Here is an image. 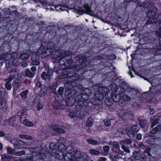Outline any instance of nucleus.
I'll list each match as a JSON object with an SVG mask.
<instances>
[{
    "instance_id": "f704fd0d",
    "label": "nucleus",
    "mask_w": 161,
    "mask_h": 161,
    "mask_svg": "<svg viewBox=\"0 0 161 161\" xmlns=\"http://www.w3.org/2000/svg\"><path fill=\"white\" fill-rule=\"evenodd\" d=\"M104 97V95L97 92V93L94 95V99L97 101H101Z\"/></svg>"
},
{
    "instance_id": "a211bd4d",
    "label": "nucleus",
    "mask_w": 161,
    "mask_h": 161,
    "mask_svg": "<svg viewBox=\"0 0 161 161\" xmlns=\"http://www.w3.org/2000/svg\"><path fill=\"white\" fill-rule=\"evenodd\" d=\"M6 101L3 98H0V109L1 111L5 112L7 110V105Z\"/></svg>"
},
{
    "instance_id": "e2e57ef3",
    "label": "nucleus",
    "mask_w": 161,
    "mask_h": 161,
    "mask_svg": "<svg viewBox=\"0 0 161 161\" xmlns=\"http://www.w3.org/2000/svg\"><path fill=\"white\" fill-rule=\"evenodd\" d=\"M122 148L124 151L127 153H130V148L129 147H126L125 145H121Z\"/></svg>"
},
{
    "instance_id": "ea45409f",
    "label": "nucleus",
    "mask_w": 161,
    "mask_h": 161,
    "mask_svg": "<svg viewBox=\"0 0 161 161\" xmlns=\"http://www.w3.org/2000/svg\"><path fill=\"white\" fill-rule=\"evenodd\" d=\"M70 82L71 83V82H74L75 81L78 80L79 78V76L78 75L76 74H74V75H71L70 76Z\"/></svg>"
},
{
    "instance_id": "f257e3e1",
    "label": "nucleus",
    "mask_w": 161,
    "mask_h": 161,
    "mask_svg": "<svg viewBox=\"0 0 161 161\" xmlns=\"http://www.w3.org/2000/svg\"><path fill=\"white\" fill-rule=\"evenodd\" d=\"M50 54L49 52L45 51V47L43 45H41L38 51L35 53H33L31 57L32 61L31 64L33 65L38 66L40 64L39 61V55H41L42 58L46 57Z\"/></svg>"
},
{
    "instance_id": "393cba45",
    "label": "nucleus",
    "mask_w": 161,
    "mask_h": 161,
    "mask_svg": "<svg viewBox=\"0 0 161 161\" xmlns=\"http://www.w3.org/2000/svg\"><path fill=\"white\" fill-rule=\"evenodd\" d=\"M15 53H6L3 55L2 56H0V60H1L2 58L4 59L6 61H8L13 57V54H14Z\"/></svg>"
},
{
    "instance_id": "f3484780",
    "label": "nucleus",
    "mask_w": 161,
    "mask_h": 161,
    "mask_svg": "<svg viewBox=\"0 0 161 161\" xmlns=\"http://www.w3.org/2000/svg\"><path fill=\"white\" fill-rule=\"evenodd\" d=\"M71 55V54H69L68 55H66V56L64 57V58L65 60H64V63L63 65L66 66V63L68 64V66L69 67H70L73 65V60L71 58H69V56Z\"/></svg>"
},
{
    "instance_id": "69168bd1",
    "label": "nucleus",
    "mask_w": 161,
    "mask_h": 161,
    "mask_svg": "<svg viewBox=\"0 0 161 161\" xmlns=\"http://www.w3.org/2000/svg\"><path fill=\"white\" fill-rule=\"evenodd\" d=\"M155 18L156 23H157V22L161 19V13H156Z\"/></svg>"
},
{
    "instance_id": "603ef678",
    "label": "nucleus",
    "mask_w": 161,
    "mask_h": 161,
    "mask_svg": "<svg viewBox=\"0 0 161 161\" xmlns=\"http://www.w3.org/2000/svg\"><path fill=\"white\" fill-rule=\"evenodd\" d=\"M29 150L32 153H36L39 152L40 150L37 147H29Z\"/></svg>"
},
{
    "instance_id": "774afa93",
    "label": "nucleus",
    "mask_w": 161,
    "mask_h": 161,
    "mask_svg": "<svg viewBox=\"0 0 161 161\" xmlns=\"http://www.w3.org/2000/svg\"><path fill=\"white\" fill-rule=\"evenodd\" d=\"M8 156H7L6 154H4L1 156L2 161H9L8 159Z\"/></svg>"
},
{
    "instance_id": "7ed1b4c3",
    "label": "nucleus",
    "mask_w": 161,
    "mask_h": 161,
    "mask_svg": "<svg viewBox=\"0 0 161 161\" xmlns=\"http://www.w3.org/2000/svg\"><path fill=\"white\" fill-rule=\"evenodd\" d=\"M91 93V90L88 88L81 91L76 96V99L79 101V103L84 106H88L89 103L87 100L89 99Z\"/></svg>"
},
{
    "instance_id": "f8f14e48",
    "label": "nucleus",
    "mask_w": 161,
    "mask_h": 161,
    "mask_svg": "<svg viewBox=\"0 0 161 161\" xmlns=\"http://www.w3.org/2000/svg\"><path fill=\"white\" fill-rule=\"evenodd\" d=\"M151 127L152 128L158 124H160L161 125V116L152 118L151 119Z\"/></svg>"
},
{
    "instance_id": "b1692460",
    "label": "nucleus",
    "mask_w": 161,
    "mask_h": 161,
    "mask_svg": "<svg viewBox=\"0 0 161 161\" xmlns=\"http://www.w3.org/2000/svg\"><path fill=\"white\" fill-rule=\"evenodd\" d=\"M59 82L58 81H56L54 82L51 86L49 87V89L52 90V92L55 94H57V92L55 91L56 88L58 86Z\"/></svg>"
},
{
    "instance_id": "c756f323",
    "label": "nucleus",
    "mask_w": 161,
    "mask_h": 161,
    "mask_svg": "<svg viewBox=\"0 0 161 161\" xmlns=\"http://www.w3.org/2000/svg\"><path fill=\"white\" fill-rule=\"evenodd\" d=\"M109 95L111 97L113 101L115 102H118L121 99V96L119 95L114 94V93L112 95L109 94Z\"/></svg>"
},
{
    "instance_id": "7c9ffc66",
    "label": "nucleus",
    "mask_w": 161,
    "mask_h": 161,
    "mask_svg": "<svg viewBox=\"0 0 161 161\" xmlns=\"http://www.w3.org/2000/svg\"><path fill=\"white\" fill-rule=\"evenodd\" d=\"M30 56V55L29 53H21L20 54L19 56V58L23 60H25L28 59Z\"/></svg>"
},
{
    "instance_id": "6ab92c4d",
    "label": "nucleus",
    "mask_w": 161,
    "mask_h": 161,
    "mask_svg": "<svg viewBox=\"0 0 161 161\" xmlns=\"http://www.w3.org/2000/svg\"><path fill=\"white\" fill-rule=\"evenodd\" d=\"M110 158L112 161H118V160L122 158L119 154L116 152H113L110 154Z\"/></svg>"
},
{
    "instance_id": "4d7b16f0",
    "label": "nucleus",
    "mask_w": 161,
    "mask_h": 161,
    "mask_svg": "<svg viewBox=\"0 0 161 161\" xmlns=\"http://www.w3.org/2000/svg\"><path fill=\"white\" fill-rule=\"evenodd\" d=\"M147 143L150 145H153L155 144V139L154 138L150 137L147 139Z\"/></svg>"
},
{
    "instance_id": "a18cd8bd",
    "label": "nucleus",
    "mask_w": 161,
    "mask_h": 161,
    "mask_svg": "<svg viewBox=\"0 0 161 161\" xmlns=\"http://www.w3.org/2000/svg\"><path fill=\"white\" fill-rule=\"evenodd\" d=\"M53 130L55 132L60 134L64 133L65 132V131L62 128L56 127L53 128Z\"/></svg>"
},
{
    "instance_id": "bb28decb",
    "label": "nucleus",
    "mask_w": 161,
    "mask_h": 161,
    "mask_svg": "<svg viewBox=\"0 0 161 161\" xmlns=\"http://www.w3.org/2000/svg\"><path fill=\"white\" fill-rule=\"evenodd\" d=\"M55 46V44L54 42H50L47 44L46 49V50L45 49V51H47L48 52H49L50 53L51 51L54 50L53 49L54 48Z\"/></svg>"
},
{
    "instance_id": "4be33fe9",
    "label": "nucleus",
    "mask_w": 161,
    "mask_h": 161,
    "mask_svg": "<svg viewBox=\"0 0 161 161\" xmlns=\"http://www.w3.org/2000/svg\"><path fill=\"white\" fill-rule=\"evenodd\" d=\"M21 82L19 81L18 80H14L12 83L13 88L14 91H16L21 87Z\"/></svg>"
},
{
    "instance_id": "2eb2a0df",
    "label": "nucleus",
    "mask_w": 161,
    "mask_h": 161,
    "mask_svg": "<svg viewBox=\"0 0 161 161\" xmlns=\"http://www.w3.org/2000/svg\"><path fill=\"white\" fill-rule=\"evenodd\" d=\"M91 102L94 105V108H95L98 109L102 108L101 101H97L95 99H91Z\"/></svg>"
},
{
    "instance_id": "c03bdc74",
    "label": "nucleus",
    "mask_w": 161,
    "mask_h": 161,
    "mask_svg": "<svg viewBox=\"0 0 161 161\" xmlns=\"http://www.w3.org/2000/svg\"><path fill=\"white\" fill-rule=\"evenodd\" d=\"M160 129V125H158L150 131V133L151 134H154L158 132Z\"/></svg>"
},
{
    "instance_id": "c9c22d12",
    "label": "nucleus",
    "mask_w": 161,
    "mask_h": 161,
    "mask_svg": "<svg viewBox=\"0 0 161 161\" xmlns=\"http://www.w3.org/2000/svg\"><path fill=\"white\" fill-rule=\"evenodd\" d=\"M126 130L127 131V134L129 137H130V138H133L135 137V133L131 129H129L128 130Z\"/></svg>"
},
{
    "instance_id": "4468645a",
    "label": "nucleus",
    "mask_w": 161,
    "mask_h": 161,
    "mask_svg": "<svg viewBox=\"0 0 161 161\" xmlns=\"http://www.w3.org/2000/svg\"><path fill=\"white\" fill-rule=\"evenodd\" d=\"M10 74L8 77L10 80H12L15 78V76H17L19 73L18 70L16 68L12 69L9 71Z\"/></svg>"
},
{
    "instance_id": "13d9d810",
    "label": "nucleus",
    "mask_w": 161,
    "mask_h": 161,
    "mask_svg": "<svg viewBox=\"0 0 161 161\" xmlns=\"http://www.w3.org/2000/svg\"><path fill=\"white\" fill-rule=\"evenodd\" d=\"M158 25L160 28L159 31L156 32V34L157 36H161V19L157 22Z\"/></svg>"
},
{
    "instance_id": "9d476101",
    "label": "nucleus",
    "mask_w": 161,
    "mask_h": 161,
    "mask_svg": "<svg viewBox=\"0 0 161 161\" xmlns=\"http://www.w3.org/2000/svg\"><path fill=\"white\" fill-rule=\"evenodd\" d=\"M47 72L44 71L41 75V78L44 80L47 79L50 80L53 76V69L50 68H48L46 70Z\"/></svg>"
},
{
    "instance_id": "79ce46f5",
    "label": "nucleus",
    "mask_w": 161,
    "mask_h": 161,
    "mask_svg": "<svg viewBox=\"0 0 161 161\" xmlns=\"http://www.w3.org/2000/svg\"><path fill=\"white\" fill-rule=\"evenodd\" d=\"M89 153L92 155H97L100 154L99 151L94 149H91L89 150Z\"/></svg>"
},
{
    "instance_id": "9b49d317",
    "label": "nucleus",
    "mask_w": 161,
    "mask_h": 161,
    "mask_svg": "<svg viewBox=\"0 0 161 161\" xmlns=\"http://www.w3.org/2000/svg\"><path fill=\"white\" fill-rule=\"evenodd\" d=\"M36 67L33 66L30 68V69H27L25 70V75L28 77L32 78L36 74Z\"/></svg>"
},
{
    "instance_id": "864d4df0",
    "label": "nucleus",
    "mask_w": 161,
    "mask_h": 161,
    "mask_svg": "<svg viewBox=\"0 0 161 161\" xmlns=\"http://www.w3.org/2000/svg\"><path fill=\"white\" fill-rule=\"evenodd\" d=\"M93 120L91 118H88L86 123V125L87 127L91 126L93 124Z\"/></svg>"
},
{
    "instance_id": "dca6fc26",
    "label": "nucleus",
    "mask_w": 161,
    "mask_h": 161,
    "mask_svg": "<svg viewBox=\"0 0 161 161\" xmlns=\"http://www.w3.org/2000/svg\"><path fill=\"white\" fill-rule=\"evenodd\" d=\"M123 83H125V82H122L121 83V85L122 86H119L118 87H116L114 91V94H116L117 95H120L122 93H123L125 91V88L124 86L123 85Z\"/></svg>"
},
{
    "instance_id": "09e8293b",
    "label": "nucleus",
    "mask_w": 161,
    "mask_h": 161,
    "mask_svg": "<svg viewBox=\"0 0 161 161\" xmlns=\"http://www.w3.org/2000/svg\"><path fill=\"white\" fill-rule=\"evenodd\" d=\"M130 128L134 132H138L140 129L137 125H131Z\"/></svg>"
},
{
    "instance_id": "37998d69",
    "label": "nucleus",
    "mask_w": 161,
    "mask_h": 161,
    "mask_svg": "<svg viewBox=\"0 0 161 161\" xmlns=\"http://www.w3.org/2000/svg\"><path fill=\"white\" fill-rule=\"evenodd\" d=\"M74 156L76 159H78L81 157V153L80 152L77 150H76L74 153Z\"/></svg>"
},
{
    "instance_id": "a19ab883",
    "label": "nucleus",
    "mask_w": 161,
    "mask_h": 161,
    "mask_svg": "<svg viewBox=\"0 0 161 161\" xmlns=\"http://www.w3.org/2000/svg\"><path fill=\"white\" fill-rule=\"evenodd\" d=\"M49 149L52 151L57 150L58 149L57 145L53 142H52L50 144Z\"/></svg>"
},
{
    "instance_id": "f03ea898",
    "label": "nucleus",
    "mask_w": 161,
    "mask_h": 161,
    "mask_svg": "<svg viewBox=\"0 0 161 161\" xmlns=\"http://www.w3.org/2000/svg\"><path fill=\"white\" fill-rule=\"evenodd\" d=\"M51 57L52 58H59L58 63V64L62 65L64 63L65 59L64 57L66 55L72 54V52L70 51H64L61 50H52L50 52Z\"/></svg>"
},
{
    "instance_id": "423d86ee",
    "label": "nucleus",
    "mask_w": 161,
    "mask_h": 161,
    "mask_svg": "<svg viewBox=\"0 0 161 161\" xmlns=\"http://www.w3.org/2000/svg\"><path fill=\"white\" fill-rule=\"evenodd\" d=\"M74 59L76 60L75 63V68L77 71L81 69L86 66V59L82 55H79L75 57Z\"/></svg>"
},
{
    "instance_id": "39448f33",
    "label": "nucleus",
    "mask_w": 161,
    "mask_h": 161,
    "mask_svg": "<svg viewBox=\"0 0 161 161\" xmlns=\"http://www.w3.org/2000/svg\"><path fill=\"white\" fill-rule=\"evenodd\" d=\"M72 83L69 81L68 82L65 84L64 87L66 90L65 92V95L67 97H73L76 95L77 92V91L73 88V85Z\"/></svg>"
},
{
    "instance_id": "6e6d98bb",
    "label": "nucleus",
    "mask_w": 161,
    "mask_h": 161,
    "mask_svg": "<svg viewBox=\"0 0 161 161\" xmlns=\"http://www.w3.org/2000/svg\"><path fill=\"white\" fill-rule=\"evenodd\" d=\"M77 101L78 104L75 107V108L76 110L78 112H79L81 111L82 107L86 106H84L80 104L79 103V101Z\"/></svg>"
},
{
    "instance_id": "052dcab7",
    "label": "nucleus",
    "mask_w": 161,
    "mask_h": 161,
    "mask_svg": "<svg viewBox=\"0 0 161 161\" xmlns=\"http://www.w3.org/2000/svg\"><path fill=\"white\" fill-rule=\"evenodd\" d=\"M15 149H14L10 147H8L7 148V151L8 153L10 154H13L15 155Z\"/></svg>"
},
{
    "instance_id": "49530a36",
    "label": "nucleus",
    "mask_w": 161,
    "mask_h": 161,
    "mask_svg": "<svg viewBox=\"0 0 161 161\" xmlns=\"http://www.w3.org/2000/svg\"><path fill=\"white\" fill-rule=\"evenodd\" d=\"M19 136L21 139H24L26 140H32L33 139L32 137L31 136L28 135L20 134L19 135Z\"/></svg>"
},
{
    "instance_id": "5fc2aeb1",
    "label": "nucleus",
    "mask_w": 161,
    "mask_h": 161,
    "mask_svg": "<svg viewBox=\"0 0 161 161\" xmlns=\"http://www.w3.org/2000/svg\"><path fill=\"white\" fill-rule=\"evenodd\" d=\"M44 156V153H40L36 154L35 155V157L39 159H43V157Z\"/></svg>"
},
{
    "instance_id": "20e7f679",
    "label": "nucleus",
    "mask_w": 161,
    "mask_h": 161,
    "mask_svg": "<svg viewBox=\"0 0 161 161\" xmlns=\"http://www.w3.org/2000/svg\"><path fill=\"white\" fill-rule=\"evenodd\" d=\"M150 5L152 8L150 9L147 14L148 19L146 22V24H150L153 23H156V13L157 12V9L154 4L152 2H149L148 6Z\"/></svg>"
},
{
    "instance_id": "5701e85b",
    "label": "nucleus",
    "mask_w": 161,
    "mask_h": 161,
    "mask_svg": "<svg viewBox=\"0 0 161 161\" xmlns=\"http://www.w3.org/2000/svg\"><path fill=\"white\" fill-rule=\"evenodd\" d=\"M13 54L14 55L12 58V64L14 66H17L19 64L18 59V53H15Z\"/></svg>"
},
{
    "instance_id": "e433bc0d",
    "label": "nucleus",
    "mask_w": 161,
    "mask_h": 161,
    "mask_svg": "<svg viewBox=\"0 0 161 161\" xmlns=\"http://www.w3.org/2000/svg\"><path fill=\"white\" fill-rule=\"evenodd\" d=\"M133 156L135 159L139 160L141 158V154L138 151L134 152L133 153Z\"/></svg>"
},
{
    "instance_id": "6e6552de",
    "label": "nucleus",
    "mask_w": 161,
    "mask_h": 161,
    "mask_svg": "<svg viewBox=\"0 0 161 161\" xmlns=\"http://www.w3.org/2000/svg\"><path fill=\"white\" fill-rule=\"evenodd\" d=\"M123 85L125 88V91L130 93L131 99H134L138 97V95L139 93L137 90H135L134 88L131 87L126 83H123Z\"/></svg>"
},
{
    "instance_id": "2f4dec72",
    "label": "nucleus",
    "mask_w": 161,
    "mask_h": 161,
    "mask_svg": "<svg viewBox=\"0 0 161 161\" xmlns=\"http://www.w3.org/2000/svg\"><path fill=\"white\" fill-rule=\"evenodd\" d=\"M126 113L125 117L124 118L125 120H126L129 119H132L134 117V115L131 111L128 110V112Z\"/></svg>"
},
{
    "instance_id": "de8ad7c7",
    "label": "nucleus",
    "mask_w": 161,
    "mask_h": 161,
    "mask_svg": "<svg viewBox=\"0 0 161 161\" xmlns=\"http://www.w3.org/2000/svg\"><path fill=\"white\" fill-rule=\"evenodd\" d=\"M138 120L141 127L142 128H144L145 126L147 125V121L145 120L138 119Z\"/></svg>"
},
{
    "instance_id": "0e129e2a",
    "label": "nucleus",
    "mask_w": 161,
    "mask_h": 161,
    "mask_svg": "<svg viewBox=\"0 0 161 161\" xmlns=\"http://www.w3.org/2000/svg\"><path fill=\"white\" fill-rule=\"evenodd\" d=\"M113 145L114 147H115L117 150H119V143L117 142H114L113 143Z\"/></svg>"
},
{
    "instance_id": "0eeeda50",
    "label": "nucleus",
    "mask_w": 161,
    "mask_h": 161,
    "mask_svg": "<svg viewBox=\"0 0 161 161\" xmlns=\"http://www.w3.org/2000/svg\"><path fill=\"white\" fill-rule=\"evenodd\" d=\"M152 87H150L149 90L148 92L150 95V97H153L155 95H158L161 97V85L160 84L157 85L156 87H153L154 85L152 83Z\"/></svg>"
},
{
    "instance_id": "bf43d9fd",
    "label": "nucleus",
    "mask_w": 161,
    "mask_h": 161,
    "mask_svg": "<svg viewBox=\"0 0 161 161\" xmlns=\"http://www.w3.org/2000/svg\"><path fill=\"white\" fill-rule=\"evenodd\" d=\"M122 99L124 101L127 102L130 100L131 99V98L127 95L124 94L122 97Z\"/></svg>"
},
{
    "instance_id": "4c0bfd02",
    "label": "nucleus",
    "mask_w": 161,
    "mask_h": 161,
    "mask_svg": "<svg viewBox=\"0 0 161 161\" xmlns=\"http://www.w3.org/2000/svg\"><path fill=\"white\" fill-rule=\"evenodd\" d=\"M28 92V90H26L23 91L20 93V95L23 100L26 99L27 98Z\"/></svg>"
},
{
    "instance_id": "ddd939ff",
    "label": "nucleus",
    "mask_w": 161,
    "mask_h": 161,
    "mask_svg": "<svg viewBox=\"0 0 161 161\" xmlns=\"http://www.w3.org/2000/svg\"><path fill=\"white\" fill-rule=\"evenodd\" d=\"M13 145L14 148H18L25 147L26 146L25 143L20 140L17 139Z\"/></svg>"
},
{
    "instance_id": "c85d7f7f",
    "label": "nucleus",
    "mask_w": 161,
    "mask_h": 161,
    "mask_svg": "<svg viewBox=\"0 0 161 161\" xmlns=\"http://www.w3.org/2000/svg\"><path fill=\"white\" fill-rule=\"evenodd\" d=\"M128 112V110L123 109L118 111V116L123 119L125 120L124 118L125 117L126 113Z\"/></svg>"
},
{
    "instance_id": "a878e982",
    "label": "nucleus",
    "mask_w": 161,
    "mask_h": 161,
    "mask_svg": "<svg viewBox=\"0 0 161 161\" xmlns=\"http://www.w3.org/2000/svg\"><path fill=\"white\" fill-rule=\"evenodd\" d=\"M106 99L105 100V103L106 105L108 106H110L112 105L113 100L111 97L109 96L108 95L106 94L105 96Z\"/></svg>"
},
{
    "instance_id": "58836bf2",
    "label": "nucleus",
    "mask_w": 161,
    "mask_h": 161,
    "mask_svg": "<svg viewBox=\"0 0 161 161\" xmlns=\"http://www.w3.org/2000/svg\"><path fill=\"white\" fill-rule=\"evenodd\" d=\"M132 143V141L129 139H127L125 140L121 141L119 142V143L121 145H125V144L130 145Z\"/></svg>"
},
{
    "instance_id": "3c124183",
    "label": "nucleus",
    "mask_w": 161,
    "mask_h": 161,
    "mask_svg": "<svg viewBox=\"0 0 161 161\" xmlns=\"http://www.w3.org/2000/svg\"><path fill=\"white\" fill-rule=\"evenodd\" d=\"M66 151L68 153L71 154V153L74 151V149L72 145H69L66 148Z\"/></svg>"
},
{
    "instance_id": "680f3d73",
    "label": "nucleus",
    "mask_w": 161,
    "mask_h": 161,
    "mask_svg": "<svg viewBox=\"0 0 161 161\" xmlns=\"http://www.w3.org/2000/svg\"><path fill=\"white\" fill-rule=\"evenodd\" d=\"M65 159H68L67 161H69V160H74L75 159H73L72 154L68 153L65 157Z\"/></svg>"
},
{
    "instance_id": "1a4fd4ad",
    "label": "nucleus",
    "mask_w": 161,
    "mask_h": 161,
    "mask_svg": "<svg viewBox=\"0 0 161 161\" xmlns=\"http://www.w3.org/2000/svg\"><path fill=\"white\" fill-rule=\"evenodd\" d=\"M78 8L79 9H78L77 12L80 15L83 13H85L91 16L93 15L94 13L93 12L91 9L88 4H86L84 5V9L80 7Z\"/></svg>"
},
{
    "instance_id": "cd10ccee",
    "label": "nucleus",
    "mask_w": 161,
    "mask_h": 161,
    "mask_svg": "<svg viewBox=\"0 0 161 161\" xmlns=\"http://www.w3.org/2000/svg\"><path fill=\"white\" fill-rule=\"evenodd\" d=\"M47 88L46 86L44 85L41 88V91L39 93V96L40 97L45 95L47 92Z\"/></svg>"
},
{
    "instance_id": "338daca9",
    "label": "nucleus",
    "mask_w": 161,
    "mask_h": 161,
    "mask_svg": "<svg viewBox=\"0 0 161 161\" xmlns=\"http://www.w3.org/2000/svg\"><path fill=\"white\" fill-rule=\"evenodd\" d=\"M68 116L71 118H75L76 116V114L74 111H70L68 114Z\"/></svg>"
},
{
    "instance_id": "aec40b11",
    "label": "nucleus",
    "mask_w": 161,
    "mask_h": 161,
    "mask_svg": "<svg viewBox=\"0 0 161 161\" xmlns=\"http://www.w3.org/2000/svg\"><path fill=\"white\" fill-rule=\"evenodd\" d=\"M75 101H77L76 97L75 98L73 97H68L65 100L66 104L68 106H73Z\"/></svg>"
},
{
    "instance_id": "8fccbe9b",
    "label": "nucleus",
    "mask_w": 161,
    "mask_h": 161,
    "mask_svg": "<svg viewBox=\"0 0 161 161\" xmlns=\"http://www.w3.org/2000/svg\"><path fill=\"white\" fill-rule=\"evenodd\" d=\"M23 124L27 126H32L33 123L28 120L25 119L23 122Z\"/></svg>"
},
{
    "instance_id": "412c9836",
    "label": "nucleus",
    "mask_w": 161,
    "mask_h": 161,
    "mask_svg": "<svg viewBox=\"0 0 161 161\" xmlns=\"http://www.w3.org/2000/svg\"><path fill=\"white\" fill-rule=\"evenodd\" d=\"M109 91V89L106 87H104L103 86H100L98 89V92L104 95L106 94L108 95V92Z\"/></svg>"
},
{
    "instance_id": "72a5a7b5",
    "label": "nucleus",
    "mask_w": 161,
    "mask_h": 161,
    "mask_svg": "<svg viewBox=\"0 0 161 161\" xmlns=\"http://www.w3.org/2000/svg\"><path fill=\"white\" fill-rule=\"evenodd\" d=\"M11 81L8 78L5 80L6 83L5 84V87L6 89L9 90H10L12 87V85L10 83Z\"/></svg>"
},
{
    "instance_id": "473e14b6",
    "label": "nucleus",
    "mask_w": 161,
    "mask_h": 161,
    "mask_svg": "<svg viewBox=\"0 0 161 161\" xmlns=\"http://www.w3.org/2000/svg\"><path fill=\"white\" fill-rule=\"evenodd\" d=\"M87 142L90 144L93 145H98L100 144V142L94 140V139L89 138L87 139Z\"/></svg>"
}]
</instances>
